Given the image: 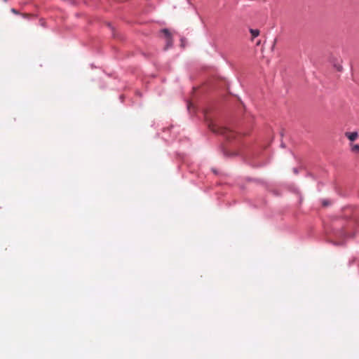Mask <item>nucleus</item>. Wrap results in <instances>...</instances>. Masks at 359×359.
Instances as JSON below:
<instances>
[{
	"mask_svg": "<svg viewBox=\"0 0 359 359\" xmlns=\"http://www.w3.org/2000/svg\"><path fill=\"white\" fill-rule=\"evenodd\" d=\"M12 11H13V13H17V12H16V11H15L14 8H13V9H12Z\"/></svg>",
	"mask_w": 359,
	"mask_h": 359,
	"instance_id": "obj_7",
	"label": "nucleus"
},
{
	"mask_svg": "<svg viewBox=\"0 0 359 359\" xmlns=\"http://www.w3.org/2000/svg\"><path fill=\"white\" fill-rule=\"evenodd\" d=\"M345 136L352 142L356 140L358 137L359 134L358 132H346Z\"/></svg>",
	"mask_w": 359,
	"mask_h": 359,
	"instance_id": "obj_2",
	"label": "nucleus"
},
{
	"mask_svg": "<svg viewBox=\"0 0 359 359\" xmlns=\"http://www.w3.org/2000/svg\"><path fill=\"white\" fill-rule=\"evenodd\" d=\"M251 34H252V39H255V37L258 36L259 34V31L258 29H251L250 30Z\"/></svg>",
	"mask_w": 359,
	"mask_h": 359,
	"instance_id": "obj_5",
	"label": "nucleus"
},
{
	"mask_svg": "<svg viewBox=\"0 0 359 359\" xmlns=\"http://www.w3.org/2000/svg\"><path fill=\"white\" fill-rule=\"evenodd\" d=\"M162 32L165 34V36H166V38L168 39V45H171L172 43V41H171V37H170V32L168 31V29H163L162 30Z\"/></svg>",
	"mask_w": 359,
	"mask_h": 359,
	"instance_id": "obj_4",
	"label": "nucleus"
},
{
	"mask_svg": "<svg viewBox=\"0 0 359 359\" xmlns=\"http://www.w3.org/2000/svg\"><path fill=\"white\" fill-rule=\"evenodd\" d=\"M323 205L324 206H326V205H328V203H327V202H326V201H323Z\"/></svg>",
	"mask_w": 359,
	"mask_h": 359,
	"instance_id": "obj_6",
	"label": "nucleus"
},
{
	"mask_svg": "<svg viewBox=\"0 0 359 359\" xmlns=\"http://www.w3.org/2000/svg\"><path fill=\"white\" fill-rule=\"evenodd\" d=\"M349 147L351 152L354 154H359V144L350 143Z\"/></svg>",
	"mask_w": 359,
	"mask_h": 359,
	"instance_id": "obj_3",
	"label": "nucleus"
},
{
	"mask_svg": "<svg viewBox=\"0 0 359 359\" xmlns=\"http://www.w3.org/2000/svg\"><path fill=\"white\" fill-rule=\"evenodd\" d=\"M209 129L215 133L220 134L228 140L234 138L236 133L228 128L219 126L215 121H207Z\"/></svg>",
	"mask_w": 359,
	"mask_h": 359,
	"instance_id": "obj_1",
	"label": "nucleus"
}]
</instances>
